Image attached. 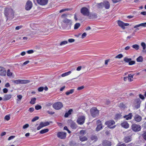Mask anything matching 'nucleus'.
I'll return each mask as SVG.
<instances>
[{
  "instance_id": "obj_14",
  "label": "nucleus",
  "mask_w": 146,
  "mask_h": 146,
  "mask_svg": "<svg viewBox=\"0 0 146 146\" xmlns=\"http://www.w3.org/2000/svg\"><path fill=\"white\" fill-rule=\"evenodd\" d=\"M6 72L5 68L1 66H0V76H5Z\"/></svg>"
},
{
  "instance_id": "obj_24",
  "label": "nucleus",
  "mask_w": 146,
  "mask_h": 146,
  "mask_svg": "<svg viewBox=\"0 0 146 146\" xmlns=\"http://www.w3.org/2000/svg\"><path fill=\"white\" fill-rule=\"evenodd\" d=\"M73 111V110L72 109H70L68 110V111L65 113L64 115V117H67L69 115H70L72 112Z\"/></svg>"
},
{
  "instance_id": "obj_33",
  "label": "nucleus",
  "mask_w": 146,
  "mask_h": 146,
  "mask_svg": "<svg viewBox=\"0 0 146 146\" xmlns=\"http://www.w3.org/2000/svg\"><path fill=\"white\" fill-rule=\"evenodd\" d=\"M137 62H142L143 61V57L141 56H140L136 59Z\"/></svg>"
},
{
  "instance_id": "obj_29",
  "label": "nucleus",
  "mask_w": 146,
  "mask_h": 146,
  "mask_svg": "<svg viewBox=\"0 0 146 146\" xmlns=\"http://www.w3.org/2000/svg\"><path fill=\"white\" fill-rule=\"evenodd\" d=\"M49 130L48 129H44L41 130L40 131V134H42L47 132Z\"/></svg>"
},
{
  "instance_id": "obj_55",
  "label": "nucleus",
  "mask_w": 146,
  "mask_h": 146,
  "mask_svg": "<svg viewBox=\"0 0 146 146\" xmlns=\"http://www.w3.org/2000/svg\"><path fill=\"white\" fill-rule=\"evenodd\" d=\"M29 127V125L28 124H26L23 126V129H25Z\"/></svg>"
},
{
  "instance_id": "obj_38",
  "label": "nucleus",
  "mask_w": 146,
  "mask_h": 146,
  "mask_svg": "<svg viewBox=\"0 0 146 146\" xmlns=\"http://www.w3.org/2000/svg\"><path fill=\"white\" fill-rule=\"evenodd\" d=\"M98 7L100 9H102L104 7V4H103V2L101 3L98 4Z\"/></svg>"
},
{
  "instance_id": "obj_20",
  "label": "nucleus",
  "mask_w": 146,
  "mask_h": 146,
  "mask_svg": "<svg viewBox=\"0 0 146 146\" xmlns=\"http://www.w3.org/2000/svg\"><path fill=\"white\" fill-rule=\"evenodd\" d=\"M141 117L138 114L136 115L134 117L135 121L137 122L140 121L142 120Z\"/></svg>"
},
{
  "instance_id": "obj_19",
  "label": "nucleus",
  "mask_w": 146,
  "mask_h": 146,
  "mask_svg": "<svg viewBox=\"0 0 146 146\" xmlns=\"http://www.w3.org/2000/svg\"><path fill=\"white\" fill-rule=\"evenodd\" d=\"M12 97V95L10 94H5L3 98V100L4 101H7L10 99Z\"/></svg>"
},
{
  "instance_id": "obj_16",
  "label": "nucleus",
  "mask_w": 146,
  "mask_h": 146,
  "mask_svg": "<svg viewBox=\"0 0 146 146\" xmlns=\"http://www.w3.org/2000/svg\"><path fill=\"white\" fill-rule=\"evenodd\" d=\"M37 3L42 5H46L48 2V0H37Z\"/></svg>"
},
{
  "instance_id": "obj_56",
  "label": "nucleus",
  "mask_w": 146,
  "mask_h": 146,
  "mask_svg": "<svg viewBox=\"0 0 146 146\" xmlns=\"http://www.w3.org/2000/svg\"><path fill=\"white\" fill-rule=\"evenodd\" d=\"M87 34L86 33H83L82 36V38H84L86 36Z\"/></svg>"
},
{
  "instance_id": "obj_26",
  "label": "nucleus",
  "mask_w": 146,
  "mask_h": 146,
  "mask_svg": "<svg viewBox=\"0 0 146 146\" xmlns=\"http://www.w3.org/2000/svg\"><path fill=\"white\" fill-rule=\"evenodd\" d=\"M140 26L146 27V23H142L137 25H136L134 27V28H137Z\"/></svg>"
},
{
  "instance_id": "obj_37",
  "label": "nucleus",
  "mask_w": 146,
  "mask_h": 146,
  "mask_svg": "<svg viewBox=\"0 0 146 146\" xmlns=\"http://www.w3.org/2000/svg\"><path fill=\"white\" fill-rule=\"evenodd\" d=\"M132 47L136 50H137L139 49V46L138 44H135L132 45Z\"/></svg>"
},
{
  "instance_id": "obj_30",
  "label": "nucleus",
  "mask_w": 146,
  "mask_h": 146,
  "mask_svg": "<svg viewBox=\"0 0 146 146\" xmlns=\"http://www.w3.org/2000/svg\"><path fill=\"white\" fill-rule=\"evenodd\" d=\"M71 73V71H69L68 72H66L65 73H63L61 75V76L64 77L68 75H70Z\"/></svg>"
},
{
  "instance_id": "obj_61",
  "label": "nucleus",
  "mask_w": 146,
  "mask_h": 146,
  "mask_svg": "<svg viewBox=\"0 0 146 146\" xmlns=\"http://www.w3.org/2000/svg\"><path fill=\"white\" fill-rule=\"evenodd\" d=\"M84 88V86H82L78 88L77 90H80L83 89Z\"/></svg>"
},
{
  "instance_id": "obj_64",
  "label": "nucleus",
  "mask_w": 146,
  "mask_h": 146,
  "mask_svg": "<svg viewBox=\"0 0 146 146\" xmlns=\"http://www.w3.org/2000/svg\"><path fill=\"white\" fill-rule=\"evenodd\" d=\"M139 97L141 99H142V100H143L145 99L144 96L143 95H141V94H140L139 95Z\"/></svg>"
},
{
  "instance_id": "obj_12",
  "label": "nucleus",
  "mask_w": 146,
  "mask_h": 146,
  "mask_svg": "<svg viewBox=\"0 0 146 146\" xmlns=\"http://www.w3.org/2000/svg\"><path fill=\"white\" fill-rule=\"evenodd\" d=\"M50 123L48 121L45 122H41L39 126L37 127V130H39L42 127L49 125Z\"/></svg>"
},
{
  "instance_id": "obj_45",
  "label": "nucleus",
  "mask_w": 146,
  "mask_h": 146,
  "mask_svg": "<svg viewBox=\"0 0 146 146\" xmlns=\"http://www.w3.org/2000/svg\"><path fill=\"white\" fill-rule=\"evenodd\" d=\"M39 117L38 116H36L33 118L32 120V121L34 122L38 120L39 119Z\"/></svg>"
},
{
  "instance_id": "obj_31",
  "label": "nucleus",
  "mask_w": 146,
  "mask_h": 146,
  "mask_svg": "<svg viewBox=\"0 0 146 146\" xmlns=\"http://www.w3.org/2000/svg\"><path fill=\"white\" fill-rule=\"evenodd\" d=\"M134 75V74L131 75V74H130L128 75V79L130 82H131L133 80L132 79L133 78Z\"/></svg>"
},
{
  "instance_id": "obj_4",
  "label": "nucleus",
  "mask_w": 146,
  "mask_h": 146,
  "mask_svg": "<svg viewBox=\"0 0 146 146\" xmlns=\"http://www.w3.org/2000/svg\"><path fill=\"white\" fill-rule=\"evenodd\" d=\"M90 111L92 116L93 117L98 116L99 114V110L96 108H91Z\"/></svg>"
},
{
  "instance_id": "obj_21",
  "label": "nucleus",
  "mask_w": 146,
  "mask_h": 146,
  "mask_svg": "<svg viewBox=\"0 0 146 146\" xmlns=\"http://www.w3.org/2000/svg\"><path fill=\"white\" fill-rule=\"evenodd\" d=\"M121 125L125 128H127L129 127V125L127 121H125L121 123Z\"/></svg>"
},
{
  "instance_id": "obj_41",
  "label": "nucleus",
  "mask_w": 146,
  "mask_h": 146,
  "mask_svg": "<svg viewBox=\"0 0 146 146\" xmlns=\"http://www.w3.org/2000/svg\"><path fill=\"white\" fill-rule=\"evenodd\" d=\"M119 107L121 108H124L125 106L123 103H121L119 104Z\"/></svg>"
},
{
  "instance_id": "obj_52",
  "label": "nucleus",
  "mask_w": 146,
  "mask_h": 146,
  "mask_svg": "<svg viewBox=\"0 0 146 146\" xmlns=\"http://www.w3.org/2000/svg\"><path fill=\"white\" fill-rule=\"evenodd\" d=\"M96 124H97V125H102V123L101 121H100V120H98L97 121Z\"/></svg>"
},
{
  "instance_id": "obj_39",
  "label": "nucleus",
  "mask_w": 146,
  "mask_h": 146,
  "mask_svg": "<svg viewBox=\"0 0 146 146\" xmlns=\"http://www.w3.org/2000/svg\"><path fill=\"white\" fill-rule=\"evenodd\" d=\"M80 23H76L74 25V29H78L80 26Z\"/></svg>"
},
{
  "instance_id": "obj_17",
  "label": "nucleus",
  "mask_w": 146,
  "mask_h": 146,
  "mask_svg": "<svg viewBox=\"0 0 146 146\" xmlns=\"http://www.w3.org/2000/svg\"><path fill=\"white\" fill-rule=\"evenodd\" d=\"M103 4H104V7L105 9H109L110 7V4L109 1H104L103 2Z\"/></svg>"
},
{
  "instance_id": "obj_50",
  "label": "nucleus",
  "mask_w": 146,
  "mask_h": 146,
  "mask_svg": "<svg viewBox=\"0 0 146 146\" xmlns=\"http://www.w3.org/2000/svg\"><path fill=\"white\" fill-rule=\"evenodd\" d=\"M44 88L43 87H41L38 88V90L39 92H41L43 91Z\"/></svg>"
},
{
  "instance_id": "obj_11",
  "label": "nucleus",
  "mask_w": 146,
  "mask_h": 146,
  "mask_svg": "<svg viewBox=\"0 0 146 146\" xmlns=\"http://www.w3.org/2000/svg\"><path fill=\"white\" fill-rule=\"evenodd\" d=\"M117 23L118 25L123 29H125V26H128L129 25V23H125L120 20L117 21Z\"/></svg>"
},
{
  "instance_id": "obj_22",
  "label": "nucleus",
  "mask_w": 146,
  "mask_h": 146,
  "mask_svg": "<svg viewBox=\"0 0 146 146\" xmlns=\"http://www.w3.org/2000/svg\"><path fill=\"white\" fill-rule=\"evenodd\" d=\"M123 140L125 143H127L131 141V136H127L125 137L123 139Z\"/></svg>"
},
{
  "instance_id": "obj_57",
  "label": "nucleus",
  "mask_w": 146,
  "mask_h": 146,
  "mask_svg": "<svg viewBox=\"0 0 146 146\" xmlns=\"http://www.w3.org/2000/svg\"><path fill=\"white\" fill-rule=\"evenodd\" d=\"M75 41V40L74 39L71 38L69 39L68 40V41L69 42L71 43L74 42Z\"/></svg>"
},
{
  "instance_id": "obj_8",
  "label": "nucleus",
  "mask_w": 146,
  "mask_h": 146,
  "mask_svg": "<svg viewBox=\"0 0 146 146\" xmlns=\"http://www.w3.org/2000/svg\"><path fill=\"white\" fill-rule=\"evenodd\" d=\"M66 133L64 132H58L57 134V137L61 139H65L66 136Z\"/></svg>"
},
{
  "instance_id": "obj_5",
  "label": "nucleus",
  "mask_w": 146,
  "mask_h": 146,
  "mask_svg": "<svg viewBox=\"0 0 146 146\" xmlns=\"http://www.w3.org/2000/svg\"><path fill=\"white\" fill-rule=\"evenodd\" d=\"M63 106L62 104L60 102H58L54 103L52 105L53 107L55 110H59Z\"/></svg>"
},
{
  "instance_id": "obj_44",
  "label": "nucleus",
  "mask_w": 146,
  "mask_h": 146,
  "mask_svg": "<svg viewBox=\"0 0 146 146\" xmlns=\"http://www.w3.org/2000/svg\"><path fill=\"white\" fill-rule=\"evenodd\" d=\"M123 56L122 54H119L117 56H116L115 58H122L123 57Z\"/></svg>"
},
{
  "instance_id": "obj_18",
  "label": "nucleus",
  "mask_w": 146,
  "mask_h": 146,
  "mask_svg": "<svg viewBox=\"0 0 146 146\" xmlns=\"http://www.w3.org/2000/svg\"><path fill=\"white\" fill-rule=\"evenodd\" d=\"M103 146H111V142L106 140H104L102 143Z\"/></svg>"
},
{
  "instance_id": "obj_49",
  "label": "nucleus",
  "mask_w": 146,
  "mask_h": 146,
  "mask_svg": "<svg viewBox=\"0 0 146 146\" xmlns=\"http://www.w3.org/2000/svg\"><path fill=\"white\" fill-rule=\"evenodd\" d=\"M7 121H9L10 119V117L9 115H6L4 118Z\"/></svg>"
},
{
  "instance_id": "obj_47",
  "label": "nucleus",
  "mask_w": 146,
  "mask_h": 146,
  "mask_svg": "<svg viewBox=\"0 0 146 146\" xmlns=\"http://www.w3.org/2000/svg\"><path fill=\"white\" fill-rule=\"evenodd\" d=\"M142 136L143 139L146 141V131L144 132L142 134Z\"/></svg>"
},
{
  "instance_id": "obj_6",
  "label": "nucleus",
  "mask_w": 146,
  "mask_h": 146,
  "mask_svg": "<svg viewBox=\"0 0 146 146\" xmlns=\"http://www.w3.org/2000/svg\"><path fill=\"white\" fill-rule=\"evenodd\" d=\"M62 21L64 23L66 24L67 27H68L70 28H71L72 23V20L65 18Z\"/></svg>"
},
{
  "instance_id": "obj_59",
  "label": "nucleus",
  "mask_w": 146,
  "mask_h": 146,
  "mask_svg": "<svg viewBox=\"0 0 146 146\" xmlns=\"http://www.w3.org/2000/svg\"><path fill=\"white\" fill-rule=\"evenodd\" d=\"M5 87L7 88L9 87L10 86V85L9 83H7L5 85Z\"/></svg>"
},
{
  "instance_id": "obj_32",
  "label": "nucleus",
  "mask_w": 146,
  "mask_h": 146,
  "mask_svg": "<svg viewBox=\"0 0 146 146\" xmlns=\"http://www.w3.org/2000/svg\"><path fill=\"white\" fill-rule=\"evenodd\" d=\"M74 91V90L72 89L70 90L69 91H67L66 93V94L67 95H68L70 94H72L73 93Z\"/></svg>"
},
{
  "instance_id": "obj_25",
  "label": "nucleus",
  "mask_w": 146,
  "mask_h": 146,
  "mask_svg": "<svg viewBox=\"0 0 146 146\" xmlns=\"http://www.w3.org/2000/svg\"><path fill=\"white\" fill-rule=\"evenodd\" d=\"M132 116V113H130L128 115L124 116V118H125L126 119L128 120L131 119Z\"/></svg>"
},
{
  "instance_id": "obj_10",
  "label": "nucleus",
  "mask_w": 146,
  "mask_h": 146,
  "mask_svg": "<svg viewBox=\"0 0 146 146\" xmlns=\"http://www.w3.org/2000/svg\"><path fill=\"white\" fill-rule=\"evenodd\" d=\"M33 6L32 2L28 0L26 3L25 8V9L27 11L30 10Z\"/></svg>"
},
{
  "instance_id": "obj_9",
  "label": "nucleus",
  "mask_w": 146,
  "mask_h": 146,
  "mask_svg": "<svg viewBox=\"0 0 146 146\" xmlns=\"http://www.w3.org/2000/svg\"><path fill=\"white\" fill-rule=\"evenodd\" d=\"M131 128L134 131H139L141 129V126L139 125L136 124H133L131 126Z\"/></svg>"
},
{
  "instance_id": "obj_3",
  "label": "nucleus",
  "mask_w": 146,
  "mask_h": 146,
  "mask_svg": "<svg viewBox=\"0 0 146 146\" xmlns=\"http://www.w3.org/2000/svg\"><path fill=\"white\" fill-rule=\"evenodd\" d=\"M115 123V122L113 120H109L105 122V124L107 125L108 127L110 129H113L116 126L115 125L111 126Z\"/></svg>"
},
{
  "instance_id": "obj_58",
  "label": "nucleus",
  "mask_w": 146,
  "mask_h": 146,
  "mask_svg": "<svg viewBox=\"0 0 146 146\" xmlns=\"http://www.w3.org/2000/svg\"><path fill=\"white\" fill-rule=\"evenodd\" d=\"M47 112L48 113L50 114V115H53V114H54V113H55V112H54L52 111H47Z\"/></svg>"
},
{
  "instance_id": "obj_28",
  "label": "nucleus",
  "mask_w": 146,
  "mask_h": 146,
  "mask_svg": "<svg viewBox=\"0 0 146 146\" xmlns=\"http://www.w3.org/2000/svg\"><path fill=\"white\" fill-rule=\"evenodd\" d=\"M80 140L82 141H84L87 140L88 139L86 136L80 137Z\"/></svg>"
},
{
  "instance_id": "obj_27",
  "label": "nucleus",
  "mask_w": 146,
  "mask_h": 146,
  "mask_svg": "<svg viewBox=\"0 0 146 146\" xmlns=\"http://www.w3.org/2000/svg\"><path fill=\"white\" fill-rule=\"evenodd\" d=\"M103 126L102 125H97V126L96 129V131H98L102 129L103 128Z\"/></svg>"
},
{
  "instance_id": "obj_36",
  "label": "nucleus",
  "mask_w": 146,
  "mask_h": 146,
  "mask_svg": "<svg viewBox=\"0 0 146 146\" xmlns=\"http://www.w3.org/2000/svg\"><path fill=\"white\" fill-rule=\"evenodd\" d=\"M123 60L126 62H128L129 63V62L131 60V58H128L127 57H125L124 58Z\"/></svg>"
},
{
  "instance_id": "obj_2",
  "label": "nucleus",
  "mask_w": 146,
  "mask_h": 146,
  "mask_svg": "<svg viewBox=\"0 0 146 146\" xmlns=\"http://www.w3.org/2000/svg\"><path fill=\"white\" fill-rule=\"evenodd\" d=\"M11 81L14 84H25L28 83L30 82L29 80H13Z\"/></svg>"
},
{
  "instance_id": "obj_7",
  "label": "nucleus",
  "mask_w": 146,
  "mask_h": 146,
  "mask_svg": "<svg viewBox=\"0 0 146 146\" xmlns=\"http://www.w3.org/2000/svg\"><path fill=\"white\" fill-rule=\"evenodd\" d=\"M80 12L84 16H88L89 15V10L86 7L82 8L81 9Z\"/></svg>"
},
{
  "instance_id": "obj_40",
  "label": "nucleus",
  "mask_w": 146,
  "mask_h": 146,
  "mask_svg": "<svg viewBox=\"0 0 146 146\" xmlns=\"http://www.w3.org/2000/svg\"><path fill=\"white\" fill-rule=\"evenodd\" d=\"M7 75L8 76H11L12 75V73L10 72L9 69L7 70Z\"/></svg>"
},
{
  "instance_id": "obj_1",
  "label": "nucleus",
  "mask_w": 146,
  "mask_h": 146,
  "mask_svg": "<svg viewBox=\"0 0 146 146\" xmlns=\"http://www.w3.org/2000/svg\"><path fill=\"white\" fill-rule=\"evenodd\" d=\"M4 13L7 18V20H11L14 18V13L11 8H5Z\"/></svg>"
},
{
  "instance_id": "obj_34",
  "label": "nucleus",
  "mask_w": 146,
  "mask_h": 146,
  "mask_svg": "<svg viewBox=\"0 0 146 146\" xmlns=\"http://www.w3.org/2000/svg\"><path fill=\"white\" fill-rule=\"evenodd\" d=\"M91 139L92 140H94V141H96L97 139L98 138L95 135H92L91 137Z\"/></svg>"
},
{
  "instance_id": "obj_63",
  "label": "nucleus",
  "mask_w": 146,
  "mask_h": 146,
  "mask_svg": "<svg viewBox=\"0 0 146 146\" xmlns=\"http://www.w3.org/2000/svg\"><path fill=\"white\" fill-rule=\"evenodd\" d=\"M67 16V14H63L61 15V17L62 18H65Z\"/></svg>"
},
{
  "instance_id": "obj_54",
  "label": "nucleus",
  "mask_w": 146,
  "mask_h": 146,
  "mask_svg": "<svg viewBox=\"0 0 146 146\" xmlns=\"http://www.w3.org/2000/svg\"><path fill=\"white\" fill-rule=\"evenodd\" d=\"M69 10V9H62L59 12L60 13H61L64 12L65 11H68Z\"/></svg>"
},
{
  "instance_id": "obj_23",
  "label": "nucleus",
  "mask_w": 146,
  "mask_h": 146,
  "mask_svg": "<svg viewBox=\"0 0 146 146\" xmlns=\"http://www.w3.org/2000/svg\"><path fill=\"white\" fill-rule=\"evenodd\" d=\"M135 102L137 104L135 107L136 108L138 109L140 107V104L141 102V101L139 99H137L135 100Z\"/></svg>"
},
{
  "instance_id": "obj_42",
  "label": "nucleus",
  "mask_w": 146,
  "mask_h": 146,
  "mask_svg": "<svg viewBox=\"0 0 146 146\" xmlns=\"http://www.w3.org/2000/svg\"><path fill=\"white\" fill-rule=\"evenodd\" d=\"M42 107L39 105H37L35 106V109L36 110H38L41 108Z\"/></svg>"
},
{
  "instance_id": "obj_48",
  "label": "nucleus",
  "mask_w": 146,
  "mask_h": 146,
  "mask_svg": "<svg viewBox=\"0 0 146 146\" xmlns=\"http://www.w3.org/2000/svg\"><path fill=\"white\" fill-rule=\"evenodd\" d=\"M121 115L120 114H117L115 115V118L116 119H119L120 118Z\"/></svg>"
},
{
  "instance_id": "obj_53",
  "label": "nucleus",
  "mask_w": 146,
  "mask_h": 146,
  "mask_svg": "<svg viewBox=\"0 0 146 146\" xmlns=\"http://www.w3.org/2000/svg\"><path fill=\"white\" fill-rule=\"evenodd\" d=\"M17 97L19 100H17L18 101H20L22 98V96L21 95H17Z\"/></svg>"
},
{
  "instance_id": "obj_15",
  "label": "nucleus",
  "mask_w": 146,
  "mask_h": 146,
  "mask_svg": "<svg viewBox=\"0 0 146 146\" xmlns=\"http://www.w3.org/2000/svg\"><path fill=\"white\" fill-rule=\"evenodd\" d=\"M69 123H70L71 127L73 129H76L77 126L76 123L72 120H70L69 121Z\"/></svg>"
},
{
  "instance_id": "obj_60",
  "label": "nucleus",
  "mask_w": 146,
  "mask_h": 146,
  "mask_svg": "<svg viewBox=\"0 0 146 146\" xmlns=\"http://www.w3.org/2000/svg\"><path fill=\"white\" fill-rule=\"evenodd\" d=\"M34 110V109L33 108H31L29 110V111L31 112H33Z\"/></svg>"
},
{
  "instance_id": "obj_62",
  "label": "nucleus",
  "mask_w": 146,
  "mask_h": 146,
  "mask_svg": "<svg viewBox=\"0 0 146 146\" xmlns=\"http://www.w3.org/2000/svg\"><path fill=\"white\" fill-rule=\"evenodd\" d=\"M8 90L6 88H4L3 89V92L5 93H6L7 92Z\"/></svg>"
},
{
  "instance_id": "obj_35",
  "label": "nucleus",
  "mask_w": 146,
  "mask_h": 146,
  "mask_svg": "<svg viewBox=\"0 0 146 146\" xmlns=\"http://www.w3.org/2000/svg\"><path fill=\"white\" fill-rule=\"evenodd\" d=\"M36 100V99L35 98H33L31 99V101L30 102V103L32 104H34L35 103Z\"/></svg>"
},
{
  "instance_id": "obj_51",
  "label": "nucleus",
  "mask_w": 146,
  "mask_h": 146,
  "mask_svg": "<svg viewBox=\"0 0 146 146\" xmlns=\"http://www.w3.org/2000/svg\"><path fill=\"white\" fill-rule=\"evenodd\" d=\"M135 62L134 61H130L129 62V64L130 65H132L135 64Z\"/></svg>"
},
{
  "instance_id": "obj_13",
  "label": "nucleus",
  "mask_w": 146,
  "mask_h": 146,
  "mask_svg": "<svg viewBox=\"0 0 146 146\" xmlns=\"http://www.w3.org/2000/svg\"><path fill=\"white\" fill-rule=\"evenodd\" d=\"M85 120V117L84 116H81L79 117L77 120V122L79 124H83L84 123Z\"/></svg>"
},
{
  "instance_id": "obj_43",
  "label": "nucleus",
  "mask_w": 146,
  "mask_h": 146,
  "mask_svg": "<svg viewBox=\"0 0 146 146\" xmlns=\"http://www.w3.org/2000/svg\"><path fill=\"white\" fill-rule=\"evenodd\" d=\"M68 43V42L67 41H62L60 43V45L61 46H62L64 45L67 44Z\"/></svg>"
},
{
  "instance_id": "obj_46",
  "label": "nucleus",
  "mask_w": 146,
  "mask_h": 146,
  "mask_svg": "<svg viewBox=\"0 0 146 146\" xmlns=\"http://www.w3.org/2000/svg\"><path fill=\"white\" fill-rule=\"evenodd\" d=\"M141 45L143 48V50L145 49L146 48V44L144 42H142L141 44Z\"/></svg>"
}]
</instances>
